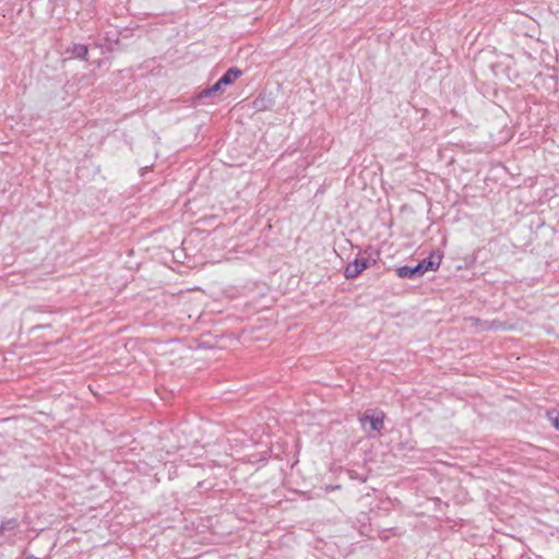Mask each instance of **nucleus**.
I'll return each mask as SVG.
<instances>
[{"instance_id":"nucleus-7","label":"nucleus","mask_w":559,"mask_h":559,"mask_svg":"<svg viewBox=\"0 0 559 559\" xmlns=\"http://www.w3.org/2000/svg\"><path fill=\"white\" fill-rule=\"evenodd\" d=\"M216 96V94L213 92V90L209 86L204 90H202L201 92L197 93L194 96H193V104L194 105H198L200 104L203 99L205 98H212Z\"/></svg>"},{"instance_id":"nucleus-11","label":"nucleus","mask_w":559,"mask_h":559,"mask_svg":"<svg viewBox=\"0 0 559 559\" xmlns=\"http://www.w3.org/2000/svg\"><path fill=\"white\" fill-rule=\"evenodd\" d=\"M360 258L362 259V261L367 262V269H369L370 266H372L377 263V262H372V259L369 257H360Z\"/></svg>"},{"instance_id":"nucleus-10","label":"nucleus","mask_w":559,"mask_h":559,"mask_svg":"<svg viewBox=\"0 0 559 559\" xmlns=\"http://www.w3.org/2000/svg\"><path fill=\"white\" fill-rule=\"evenodd\" d=\"M551 423L554 425V427L559 430V412L556 414L555 417H551Z\"/></svg>"},{"instance_id":"nucleus-6","label":"nucleus","mask_w":559,"mask_h":559,"mask_svg":"<svg viewBox=\"0 0 559 559\" xmlns=\"http://www.w3.org/2000/svg\"><path fill=\"white\" fill-rule=\"evenodd\" d=\"M252 106L259 111L267 110L273 106V100L265 94H259L253 100Z\"/></svg>"},{"instance_id":"nucleus-12","label":"nucleus","mask_w":559,"mask_h":559,"mask_svg":"<svg viewBox=\"0 0 559 559\" xmlns=\"http://www.w3.org/2000/svg\"><path fill=\"white\" fill-rule=\"evenodd\" d=\"M106 39H107L109 43H114V44H116V45H118V44H119V39H118V38H116V39H111L110 37H107Z\"/></svg>"},{"instance_id":"nucleus-8","label":"nucleus","mask_w":559,"mask_h":559,"mask_svg":"<svg viewBox=\"0 0 559 559\" xmlns=\"http://www.w3.org/2000/svg\"><path fill=\"white\" fill-rule=\"evenodd\" d=\"M365 257H369L372 259V262H377L380 259V251L376 249L373 246H368L364 250Z\"/></svg>"},{"instance_id":"nucleus-4","label":"nucleus","mask_w":559,"mask_h":559,"mask_svg":"<svg viewBox=\"0 0 559 559\" xmlns=\"http://www.w3.org/2000/svg\"><path fill=\"white\" fill-rule=\"evenodd\" d=\"M67 52L74 58L87 60L88 47L84 44H73L67 49Z\"/></svg>"},{"instance_id":"nucleus-1","label":"nucleus","mask_w":559,"mask_h":559,"mask_svg":"<svg viewBox=\"0 0 559 559\" xmlns=\"http://www.w3.org/2000/svg\"><path fill=\"white\" fill-rule=\"evenodd\" d=\"M443 253L440 250H433L430 254L420 260L416 265H402L395 270L400 278L417 280L428 271H436L439 269Z\"/></svg>"},{"instance_id":"nucleus-2","label":"nucleus","mask_w":559,"mask_h":559,"mask_svg":"<svg viewBox=\"0 0 559 559\" xmlns=\"http://www.w3.org/2000/svg\"><path fill=\"white\" fill-rule=\"evenodd\" d=\"M385 414L381 409H366L359 417L362 429L368 433L380 432L384 428Z\"/></svg>"},{"instance_id":"nucleus-9","label":"nucleus","mask_w":559,"mask_h":559,"mask_svg":"<svg viewBox=\"0 0 559 559\" xmlns=\"http://www.w3.org/2000/svg\"><path fill=\"white\" fill-rule=\"evenodd\" d=\"M213 92L217 95L219 93H223L224 88L226 87L225 83L223 82V80H221V78L212 85L210 86Z\"/></svg>"},{"instance_id":"nucleus-3","label":"nucleus","mask_w":559,"mask_h":559,"mask_svg":"<svg viewBox=\"0 0 559 559\" xmlns=\"http://www.w3.org/2000/svg\"><path fill=\"white\" fill-rule=\"evenodd\" d=\"M365 270H367V262L362 261L360 257H356L345 266L344 276L346 280H354L358 277Z\"/></svg>"},{"instance_id":"nucleus-13","label":"nucleus","mask_w":559,"mask_h":559,"mask_svg":"<svg viewBox=\"0 0 559 559\" xmlns=\"http://www.w3.org/2000/svg\"><path fill=\"white\" fill-rule=\"evenodd\" d=\"M24 559H40L34 555H27Z\"/></svg>"},{"instance_id":"nucleus-5","label":"nucleus","mask_w":559,"mask_h":559,"mask_svg":"<svg viewBox=\"0 0 559 559\" xmlns=\"http://www.w3.org/2000/svg\"><path fill=\"white\" fill-rule=\"evenodd\" d=\"M242 74V71L239 68L233 67L227 69L221 80L225 83L226 86L231 85L237 79H239Z\"/></svg>"}]
</instances>
